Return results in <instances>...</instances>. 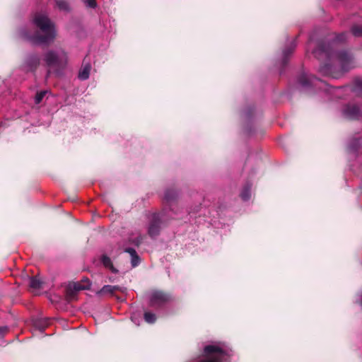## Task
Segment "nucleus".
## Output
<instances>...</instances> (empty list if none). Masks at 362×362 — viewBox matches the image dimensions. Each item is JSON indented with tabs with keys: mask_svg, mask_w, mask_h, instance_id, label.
<instances>
[{
	"mask_svg": "<svg viewBox=\"0 0 362 362\" xmlns=\"http://www.w3.org/2000/svg\"><path fill=\"white\" fill-rule=\"evenodd\" d=\"M47 91L46 90H42L39 93H37L35 97V104H39L42 102V99L44 98V97L45 96V95L47 94Z\"/></svg>",
	"mask_w": 362,
	"mask_h": 362,
	"instance_id": "obj_20",
	"label": "nucleus"
},
{
	"mask_svg": "<svg viewBox=\"0 0 362 362\" xmlns=\"http://www.w3.org/2000/svg\"><path fill=\"white\" fill-rule=\"evenodd\" d=\"M101 262H102V263L103 264V265L105 267H108L109 268V267H112V264L111 259L107 255H103L101 257Z\"/></svg>",
	"mask_w": 362,
	"mask_h": 362,
	"instance_id": "obj_21",
	"label": "nucleus"
},
{
	"mask_svg": "<svg viewBox=\"0 0 362 362\" xmlns=\"http://www.w3.org/2000/svg\"><path fill=\"white\" fill-rule=\"evenodd\" d=\"M24 281L28 284V286L30 288H33L34 290L40 289L43 284L40 276H30L27 274L25 276Z\"/></svg>",
	"mask_w": 362,
	"mask_h": 362,
	"instance_id": "obj_7",
	"label": "nucleus"
},
{
	"mask_svg": "<svg viewBox=\"0 0 362 362\" xmlns=\"http://www.w3.org/2000/svg\"><path fill=\"white\" fill-rule=\"evenodd\" d=\"M359 143H360V141L358 139H354L349 146V148L351 151H356L357 150V146L359 144Z\"/></svg>",
	"mask_w": 362,
	"mask_h": 362,
	"instance_id": "obj_25",
	"label": "nucleus"
},
{
	"mask_svg": "<svg viewBox=\"0 0 362 362\" xmlns=\"http://www.w3.org/2000/svg\"><path fill=\"white\" fill-rule=\"evenodd\" d=\"M44 61L49 68L54 69L57 74H59V71L66 66L68 57L64 50H49L45 54Z\"/></svg>",
	"mask_w": 362,
	"mask_h": 362,
	"instance_id": "obj_3",
	"label": "nucleus"
},
{
	"mask_svg": "<svg viewBox=\"0 0 362 362\" xmlns=\"http://www.w3.org/2000/svg\"><path fill=\"white\" fill-rule=\"evenodd\" d=\"M118 296V300H120V301H123L124 300V296Z\"/></svg>",
	"mask_w": 362,
	"mask_h": 362,
	"instance_id": "obj_31",
	"label": "nucleus"
},
{
	"mask_svg": "<svg viewBox=\"0 0 362 362\" xmlns=\"http://www.w3.org/2000/svg\"><path fill=\"white\" fill-rule=\"evenodd\" d=\"M40 64V58L35 54L27 57L25 66L27 71H34Z\"/></svg>",
	"mask_w": 362,
	"mask_h": 362,
	"instance_id": "obj_11",
	"label": "nucleus"
},
{
	"mask_svg": "<svg viewBox=\"0 0 362 362\" xmlns=\"http://www.w3.org/2000/svg\"><path fill=\"white\" fill-rule=\"evenodd\" d=\"M316 81H320L322 83V81L318 80L316 77L308 75L307 74H303L300 76L298 82L300 86L303 88H306L310 86V85L315 84Z\"/></svg>",
	"mask_w": 362,
	"mask_h": 362,
	"instance_id": "obj_8",
	"label": "nucleus"
},
{
	"mask_svg": "<svg viewBox=\"0 0 362 362\" xmlns=\"http://www.w3.org/2000/svg\"><path fill=\"white\" fill-rule=\"evenodd\" d=\"M91 70V64L89 62H86V58L83 59L82 66L78 72V77L80 80L85 81L89 78Z\"/></svg>",
	"mask_w": 362,
	"mask_h": 362,
	"instance_id": "obj_10",
	"label": "nucleus"
},
{
	"mask_svg": "<svg viewBox=\"0 0 362 362\" xmlns=\"http://www.w3.org/2000/svg\"><path fill=\"white\" fill-rule=\"evenodd\" d=\"M48 325L46 320H40L35 322V326L39 328L41 331H43Z\"/></svg>",
	"mask_w": 362,
	"mask_h": 362,
	"instance_id": "obj_22",
	"label": "nucleus"
},
{
	"mask_svg": "<svg viewBox=\"0 0 362 362\" xmlns=\"http://www.w3.org/2000/svg\"><path fill=\"white\" fill-rule=\"evenodd\" d=\"M61 296H57V295L49 296V300L52 303H56L60 300Z\"/></svg>",
	"mask_w": 362,
	"mask_h": 362,
	"instance_id": "obj_27",
	"label": "nucleus"
},
{
	"mask_svg": "<svg viewBox=\"0 0 362 362\" xmlns=\"http://www.w3.org/2000/svg\"><path fill=\"white\" fill-rule=\"evenodd\" d=\"M351 33L356 37L362 36V26L361 25H354L351 28Z\"/></svg>",
	"mask_w": 362,
	"mask_h": 362,
	"instance_id": "obj_19",
	"label": "nucleus"
},
{
	"mask_svg": "<svg viewBox=\"0 0 362 362\" xmlns=\"http://www.w3.org/2000/svg\"><path fill=\"white\" fill-rule=\"evenodd\" d=\"M76 296H74V295L69 296V300H72V299L75 298Z\"/></svg>",
	"mask_w": 362,
	"mask_h": 362,
	"instance_id": "obj_33",
	"label": "nucleus"
},
{
	"mask_svg": "<svg viewBox=\"0 0 362 362\" xmlns=\"http://www.w3.org/2000/svg\"><path fill=\"white\" fill-rule=\"evenodd\" d=\"M360 306L362 307V296H360V299L358 300Z\"/></svg>",
	"mask_w": 362,
	"mask_h": 362,
	"instance_id": "obj_32",
	"label": "nucleus"
},
{
	"mask_svg": "<svg viewBox=\"0 0 362 362\" xmlns=\"http://www.w3.org/2000/svg\"><path fill=\"white\" fill-rule=\"evenodd\" d=\"M83 1L84 4H86V6L88 7L94 8L97 6L95 0H83Z\"/></svg>",
	"mask_w": 362,
	"mask_h": 362,
	"instance_id": "obj_26",
	"label": "nucleus"
},
{
	"mask_svg": "<svg viewBox=\"0 0 362 362\" xmlns=\"http://www.w3.org/2000/svg\"><path fill=\"white\" fill-rule=\"evenodd\" d=\"M56 5L57 8L61 11H69V6L66 0H56Z\"/></svg>",
	"mask_w": 362,
	"mask_h": 362,
	"instance_id": "obj_15",
	"label": "nucleus"
},
{
	"mask_svg": "<svg viewBox=\"0 0 362 362\" xmlns=\"http://www.w3.org/2000/svg\"><path fill=\"white\" fill-rule=\"evenodd\" d=\"M346 35H347L346 33H344L339 34L338 35H337V37L333 40L332 44H334L336 42H344L346 40Z\"/></svg>",
	"mask_w": 362,
	"mask_h": 362,
	"instance_id": "obj_23",
	"label": "nucleus"
},
{
	"mask_svg": "<svg viewBox=\"0 0 362 362\" xmlns=\"http://www.w3.org/2000/svg\"><path fill=\"white\" fill-rule=\"evenodd\" d=\"M132 320L135 324H136L137 325H139V323L137 322L136 318L134 316H132Z\"/></svg>",
	"mask_w": 362,
	"mask_h": 362,
	"instance_id": "obj_30",
	"label": "nucleus"
},
{
	"mask_svg": "<svg viewBox=\"0 0 362 362\" xmlns=\"http://www.w3.org/2000/svg\"><path fill=\"white\" fill-rule=\"evenodd\" d=\"M152 294L157 295V294H162V293L160 292H159V291H155Z\"/></svg>",
	"mask_w": 362,
	"mask_h": 362,
	"instance_id": "obj_34",
	"label": "nucleus"
},
{
	"mask_svg": "<svg viewBox=\"0 0 362 362\" xmlns=\"http://www.w3.org/2000/svg\"><path fill=\"white\" fill-rule=\"evenodd\" d=\"M33 23L38 29L36 34L28 37V39L35 45H49L52 42L56 37L54 24L43 13H36L33 19Z\"/></svg>",
	"mask_w": 362,
	"mask_h": 362,
	"instance_id": "obj_1",
	"label": "nucleus"
},
{
	"mask_svg": "<svg viewBox=\"0 0 362 362\" xmlns=\"http://www.w3.org/2000/svg\"><path fill=\"white\" fill-rule=\"evenodd\" d=\"M66 294H72L83 291L90 289L91 282L88 278H83L78 281H69L64 285Z\"/></svg>",
	"mask_w": 362,
	"mask_h": 362,
	"instance_id": "obj_4",
	"label": "nucleus"
},
{
	"mask_svg": "<svg viewBox=\"0 0 362 362\" xmlns=\"http://www.w3.org/2000/svg\"><path fill=\"white\" fill-rule=\"evenodd\" d=\"M177 197V192L173 189H167L164 194V199L167 202L174 200Z\"/></svg>",
	"mask_w": 362,
	"mask_h": 362,
	"instance_id": "obj_16",
	"label": "nucleus"
},
{
	"mask_svg": "<svg viewBox=\"0 0 362 362\" xmlns=\"http://www.w3.org/2000/svg\"><path fill=\"white\" fill-rule=\"evenodd\" d=\"M8 330V327H0V337H3Z\"/></svg>",
	"mask_w": 362,
	"mask_h": 362,
	"instance_id": "obj_28",
	"label": "nucleus"
},
{
	"mask_svg": "<svg viewBox=\"0 0 362 362\" xmlns=\"http://www.w3.org/2000/svg\"><path fill=\"white\" fill-rule=\"evenodd\" d=\"M250 185H247L245 187L243 190L240 194V197L243 200L247 201L250 197Z\"/></svg>",
	"mask_w": 362,
	"mask_h": 362,
	"instance_id": "obj_17",
	"label": "nucleus"
},
{
	"mask_svg": "<svg viewBox=\"0 0 362 362\" xmlns=\"http://www.w3.org/2000/svg\"><path fill=\"white\" fill-rule=\"evenodd\" d=\"M125 252H127L131 256V264L132 267L138 266L140 263V257L137 255L136 250L134 248L128 247L124 250Z\"/></svg>",
	"mask_w": 362,
	"mask_h": 362,
	"instance_id": "obj_13",
	"label": "nucleus"
},
{
	"mask_svg": "<svg viewBox=\"0 0 362 362\" xmlns=\"http://www.w3.org/2000/svg\"><path fill=\"white\" fill-rule=\"evenodd\" d=\"M116 292L124 293L127 292V288L119 286L105 285L97 294H113Z\"/></svg>",
	"mask_w": 362,
	"mask_h": 362,
	"instance_id": "obj_9",
	"label": "nucleus"
},
{
	"mask_svg": "<svg viewBox=\"0 0 362 362\" xmlns=\"http://www.w3.org/2000/svg\"><path fill=\"white\" fill-rule=\"evenodd\" d=\"M160 225H161V221L159 217V215L158 214H153L152 216V218L151 221V223L148 226V234L151 237L155 238L157 235H158L160 233Z\"/></svg>",
	"mask_w": 362,
	"mask_h": 362,
	"instance_id": "obj_6",
	"label": "nucleus"
},
{
	"mask_svg": "<svg viewBox=\"0 0 362 362\" xmlns=\"http://www.w3.org/2000/svg\"><path fill=\"white\" fill-rule=\"evenodd\" d=\"M329 69H330L329 65H325V66L320 67L319 71L324 75H328V74H329Z\"/></svg>",
	"mask_w": 362,
	"mask_h": 362,
	"instance_id": "obj_24",
	"label": "nucleus"
},
{
	"mask_svg": "<svg viewBox=\"0 0 362 362\" xmlns=\"http://www.w3.org/2000/svg\"><path fill=\"white\" fill-rule=\"evenodd\" d=\"M355 84L358 90H362V79L356 80Z\"/></svg>",
	"mask_w": 362,
	"mask_h": 362,
	"instance_id": "obj_29",
	"label": "nucleus"
},
{
	"mask_svg": "<svg viewBox=\"0 0 362 362\" xmlns=\"http://www.w3.org/2000/svg\"><path fill=\"white\" fill-rule=\"evenodd\" d=\"M296 46L295 40H293L288 47L285 48L283 51V63L286 64L288 57L293 53Z\"/></svg>",
	"mask_w": 362,
	"mask_h": 362,
	"instance_id": "obj_14",
	"label": "nucleus"
},
{
	"mask_svg": "<svg viewBox=\"0 0 362 362\" xmlns=\"http://www.w3.org/2000/svg\"><path fill=\"white\" fill-rule=\"evenodd\" d=\"M168 300V296H151L149 299L150 304L153 307H160Z\"/></svg>",
	"mask_w": 362,
	"mask_h": 362,
	"instance_id": "obj_12",
	"label": "nucleus"
},
{
	"mask_svg": "<svg viewBox=\"0 0 362 362\" xmlns=\"http://www.w3.org/2000/svg\"><path fill=\"white\" fill-rule=\"evenodd\" d=\"M342 115L348 119H359L362 118V111L355 104L346 105L342 110Z\"/></svg>",
	"mask_w": 362,
	"mask_h": 362,
	"instance_id": "obj_5",
	"label": "nucleus"
},
{
	"mask_svg": "<svg viewBox=\"0 0 362 362\" xmlns=\"http://www.w3.org/2000/svg\"><path fill=\"white\" fill-rule=\"evenodd\" d=\"M313 53L316 56L325 54L329 59L336 57L344 71H347L355 66L354 59L349 52L346 51L334 52L329 44L321 45L317 49L315 50Z\"/></svg>",
	"mask_w": 362,
	"mask_h": 362,
	"instance_id": "obj_2",
	"label": "nucleus"
},
{
	"mask_svg": "<svg viewBox=\"0 0 362 362\" xmlns=\"http://www.w3.org/2000/svg\"><path fill=\"white\" fill-rule=\"evenodd\" d=\"M144 320L146 322L152 324L156 322V316L151 312H146L144 313Z\"/></svg>",
	"mask_w": 362,
	"mask_h": 362,
	"instance_id": "obj_18",
	"label": "nucleus"
}]
</instances>
